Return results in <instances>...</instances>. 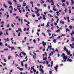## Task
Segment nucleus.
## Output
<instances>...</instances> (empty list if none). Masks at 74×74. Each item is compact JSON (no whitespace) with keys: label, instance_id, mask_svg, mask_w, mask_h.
Returning a JSON list of instances; mask_svg holds the SVG:
<instances>
[{"label":"nucleus","instance_id":"f257e3e1","mask_svg":"<svg viewBox=\"0 0 74 74\" xmlns=\"http://www.w3.org/2000/svg\"><path fill=\"white\" fill-rule=\"evenodd\" d=\"M58 65H56V66L54 67V68L55 69L56 71H58Z\"/></svg>","mask_w":74,"mask_h":74},{"label":"nucleus","instance_id":"f03ea898","mask_svg":"<svg viewBox=\"0 0 74 74\" xmlns=\"http://www.w3.org/2000/svg\"><path fill=\"white\" fill-rule=\"evenodd\" d=\"M39 71H41V73H42V74L44 73V70L43 69H42V68H40V69H39Z\"/></svg>","mask_w":74,"mask_h":74},{"label":"nucleus","instance_id":"7ed1b4c3","mask_svg":"<svg viewBox=\"0 0 74 74\" xmlns=\"http://www.w3.org/2000/svg\"><path fill=\"white\" fill-rule=\"evenodd\" d=\"M42 44L43 46H44V47H45V46L46 45V42H45L44 41H42Z\"/></svg>","mask_w":74,"mask_h":74},{"label":"nucleus","instance_id":"20e7f679","mask_svg":"<svg viewBox=\"0 0 74 74\" xmlns=\"http://www.w3.org/2000/svg\"><path fill=\"white\" fill-rule=\"evenodd\" d=\"M9 48H11V51H12V50H15V48H14V47H9Z\"/></svg>","mask_w":74,"mask_h":74},{"label":"nucleus","instance_id":"39448f33","mask_svg":"<svg viewBox=\"0 0 74 74\" xmlns=\"http://www.w3.org/2000/svg\"><path fill=\"white\" fill-rule=\"evenodd\" d=\"M64 49L65 51H66V52H67L68 51V49L66 47H64Z\"/></svg>","mask_w":74,"mask_h":74},{"label":"nucleus","instance_id":"423d86ee","mask_svg":"<svg viewBox=\"0 0 74 74\" xmlns=\"http://www.w3.org/2000/svg\"><path fill=\"white\" fill-rule=\"evenodd\" d=\"M67 62H72V60L70 59L69 58H68L67 60Z\"/></svg>","mask_w":74,"mask_h":74},{"label":"nucleus","instance_id":"0eeeda50","mask_svg":"<svg viewBox=\"0 0 74 74\" xmlns=\"http://www.w3.org/2000/svg\"><path fill=\"white\" fill-rule=\"evenodd\" d=\"M67 56H65L64 57H63V60H64V59H65V60L66 59H67Z\"/></svg>","mask_w":74,"mask_h":74},{"label":"nucleus","instance_id":"6e6552de","mask_svg":"<svg viewBox=\"0 0 74 74\" xmlns=\"http://www.w3.org/2000/svg\"><path fill=\"white\" fill-rule=\"evenodd\" d=\"M67 53L68 55H70V51H68L67 52H66Z\"/></svg>","mask_w":74,"mask_h":74},{"label":"nucleus","instance_id":"1a4fd4ad","mask_svg":"<svg viewBox=\"0 0 74 74\" xmlns=\"http://www.w3.org/2000/svg\"><path fill=\"white\" fill-rule=\"evenodd\" d=\"M21 53H22V54H23L24 56H26V53H25L24 52H23L22 51L21 52Z\"/></svg>","mask_w":74,"mask_h":74},{"label":"nucleus","instance_id":"9d476101","mask_svg":"<svg viewBox=\"0 0 74 74\" xmlns=\"http://www.w3.org/2000/svg\"><path fill=\"white\" fill-rule=\"evenodd\" d=\"M9 8H11V10H13V8H12V6L11 5H10V6L9 7Z\"/></svg>","mask_w":74,"mask_h":74},{"label":"nucleus","instance_id":"9b49d317","mask_svg":"<svg viewBox=\"0 0 74 74\" xmlns=\"http://www.w3.org/2000/svg\"><path fill=\"white\" fill-rule=\"evenodd\" d=\"M49 23H50V22H48L46 25L47 27H48V26H49Z\"/></svg>","mask_w":74,"mask_h":74},{"label":"nucleus","instance_id":"f8f14e48","mask_svg":"<svg viewBox=\"0 0 74 74\" xmlns=\"http://www.w3.org/2000/svg\"><path fill=\"white\" fill-rule=\"evenodd\" d=\"M64 56H65V54H64V53L62 54V55H61V57H63V58Z\"/></svg>","mask_w":74,"mask_h":74},{"label":"nucleus","instance_id":"ddd939ff","mask_svg":"<svg viewBox=\"0 0 74 74\" xmlns=\"http://www.w3.org/2000/svg\"><path fill=\"white\" fill-rule=\"evenodd\" d=\"M43 16V19H44V20H45V19H46V18L45 17V15H42Z\"/></svg>","mask_w":74,"mask_h":74},{"label":"nucleus","instance_id":"4468645a","mask_svg":"<svg viewBox=\"0 0 74 74\" xmlns=\"http://www.w3.org/2000/svg\"><path fill=\"white\" fill-rule=\"evenodd\" d=\"M68 31L69 32H70V29H66V33H67Z\"/></svg>","mask_w":74,"mask_h":74},{"label":"nucleus","instance_id":"2eb2a0df","mask_svg":"<svg viewBox=\"0 0 74 74\" xmlns=\"http://www.w3.org/2000/svg\"><path fill=\"white\" fill-rule=\"evenodd\" d=\"M60 23H62V24H63H63H64V21H62V20L60 21Z\"/></svg>","mask_w":74,"mask_h":74},{"label":"nucleus","instance_id":"dca6fc26","mask_svg":"<svg viewBox=\"0 0 74 74\" xmlns=\"http://www.w3.org/2000/svg\"><path fill=\"white\" fill-rule=\"evenodd\" d=\"M48 16H49L50 17H51V18H52V17H53V16L51 15V14H48Z\"/></svg>","mask_w":74,"mask_h":74},{"label":"nucleus","instance_id":"f3484780","mask_svg":"<svg viewBox=\"0 0 74 74\" xmlns=\"http://www.w3.org/2000/svg\"><path fill=\"white\" fill-rule=\"evenodd\" d=\"M73 34H74V31H72V33H71V35H73Z\"/></svg>","mask_w":74,"mask_h":74},{"label":"nucleus","instance_id":"a211bd4d","mask_svg":"<svg viewBox=\"0 0 74 74\" xmlns=\"http://www.w3.org/2000/svg\"><path fill=\"white\" fill-rule=\"evenodd\" d=\"M33 57L34 59H36V56L33 55Z\"/></svg>","mask_w":74,"mask_h":74},{"label":"nucleus","instance_id":"6ab92c4d","mask_svg":"<svg viewBox=\"0 0 74 74\" xmlns=\"http://www.w3.org/2000/svg\"><path fill=\"white\" fill-rule=\"evenodd\" d=\"M20 5V4H18L17 5V7H20L21 6V5Z\"/></svg>","mask_w":74,"mask_h":74},{"label":"nucleus","instance_id":"aec40b11","mask_svg":"<svg viewBox=\"0 0 74 74\" xmlns=\"http://www.w3.org/2000/svg\"><path fill=\"white\" fill-rule=\"evenodd\" d=\"M65 6L66 5L65 4V3H63L62 5V7H65Z\"/></svg>","mask_w":74,"mask_h":74},{"label":"nucleus","instance_id":"412c9836","mask_svg":"<svg viewBox=\"0 0 74 74\" xmlns=\"http://www.w3.org/2000/svg\"><path fill=\"white\" fill-rule=\"evenodd\" d=\"M69 14H71V9H69Z\"/></svg>","mask_w":74,"mask_h":74},{"label":"nucleus","instance_id":"4be33fe9","mask_svg":"<svg viewBox=\"0 0 74 74\" xmlns=\"http://www.w3.org/2000/svg\"><path fill=\"white\" fill-rule=\"evenodd\" d=\"M11 58H12V56H9L8 57V59L9 60H10V59H11Z\"/></svg>","mask_w":74,"mask_h":74},{"label":"nucleus","instance_id":"5701e85b","mask_svg":"<svg viewBox=\"0 0 74 74\" xmlns=\"http://www.w3.org/2000/svg\"><path fill=\"white\" fill-rule=\"evenodd\" d=\"M33 41L34 44L36 43V39H34L33 40Z\"/></svg>","mask_w":74,"mask_h":74},{"label":"nucleus","instance_id":"b1692460","mask_svg":"<svg viewBox=\"0 0 74 74\" xmlns=\"http://www.w3.org/2000/svg\"><path fill=\"white\" fill-rule=\"evenodd\" d=\"M18 31H20V32H22V29L20 28H18Z\"/></svg>","mask_w":74,"mask_h":74},{"label":"nucleus","instance_id":"393cba45","mask_svg":"<svg viewBox=\"0 0 74 74\" xmlns=\"http://www.w3.org/2000/svg\"><path fill=\"white\" fill-rule=\"evenodd\" d=\"M37 5L38 7H40V4H38V3H37Z\"/></svg>","mask_w":74,"mask_h":74},{"label":"nucleus","instance_id":"a878e982","mask_svg":"<svg viewBox=\"0 0 74 74\" xmlns=\"http://www.w3.org/2000/svg\"><path fill=\"white\" fill-rule=\"evenodd\" d=\"M0 45L1 47L2 46V45H3V42H0Z\"/></svg>","mask_w":74,"mask_h":74},{"label":"nucleus","instance_id":"bb28decb","mask_svg":"<svg viewBox=\"0 0 74 74\" xmlns=\"http://www.w3.org/2000/svg\"><path fill=\"white\" fill-rule=\"evenodd\" d=\"M71 38H72V39H73H73H72V40H71V41H74V37H71Z\"/></svg>","mask_w":74,"mask_h":74},{"label":"nucleus","instance_id":"cd10ccee","mask_svg":"<svg viewBox=\"0 0 74 74\" xmlns=\"http://www.w3.org/2000/svg\"><path fill=\"white\" fill-rule=\"evenodd\" d=\"M56 39H54L53 40V42H54V43H56Z\"/></svg>","mask_w":74,"mask_h":74},{"label":"nucleus","instance_id":"c85d7f7f","mask_svg":"<svg viewBox=\"0 0 74 74\" xmlns=\"http://www.w3.org/2000/svg\"><path fill=\"white\" fill-rule=\"evenodd\" d=\"M21 66H23V62L22 61L21 62Z\"/></svg>","mask_w":74,"mask_h":74},{"label":"nucleus","instance_id":"c756f323","mask_svg":"<svg viewBox=\"0 0 74 74\" xmlns=\"http://www.w3.org/2000/svg\"><path fill=\"white\" fill-rule=\"evenodd\" d=\"M3 6L5 7V8H7V6L5 4H3Z\"/></svg>","mask_w":74,"mask_h":74},{"label":"nucleus","instance_id":"7c9ffc66","mask_svg":"<svg viewBox=\"0 0 74 74\" xmlns=\"http://www.w3.org/2000/svg\"><path fill=\"white\" fill-rule=\"evenodd\" d=\"M69 27L71 29H72V26L71 25H70L69 26Z\"/></svg>","mask_w":74,"mask_h":74},{"label":"nucleus","instance_id":"2f4dec72","mask_svg":"<svg viewBox=\"0 0 74 74\" xmlns=\"http://www.w3.org/2000/svg\"><path fill=\"white\" fill-rule=\"evenodd\" d=\"M26 3H23V6L24 7H25V6H26Z\"/></svg>","mask_w":74,"mask_h":74},{"label":"nucleus","instance_id":"473e14b6","mask_svg":"<svg viewBox=\"0 0 74 74\" xmlns=\"http://www.w3.org/2000/svg\"><path fill=\"white\" fill-rule=\"evenodd\" d=\"M66 36V35H63V34H62L60 36V37H62V36Z\"/></svg>","mask_w":74,"mask_h":74},{"label":"nucleus","instance_id":"72a5a7b5","mask_svg":"<svg viewBox=\"0 0 74 74\" xmlns=\"http://www.w3.org/2000/svg\"><path fill=\"white\" fill-rule=\"evenodd\" d=\"M51 5H54V3H53V2H52L51 4Z\"/></svg>","mask_w":74,"mask_h":74},{"label":"nucleus","instance_id":"f704fd0d","mask_svg":"<svg viewBox=\"0 0 74 74\" xmlns=\"http://www.w3.org/2000/svg\"><path fill=\"white\" fill-rule=\"evenodd\" d=\"M33 70L34 71V73H36V70L35 69H33Z\"/></svg>","mask_w":74,"mask_h":74},{"label":"nucleus","instance_id":"c9c22d12","mask_svg":"<svg viewBox=\"0 0 74 74\" xmlns=\"http://www.w3.org/2000/svg\"><path fill=\"white\" fill-rule=\"evenodd\" d=\"M51 47H48V49H49V48L50 50H51Z\"/></svg>","mask_w":74,"mask_h":74},{"label":"nucleus","instance_id":"e433bc0d","mask_svg":"<svg viewBox=\"0 0 74 74\" xmlns=\"http://www.w3.org/2000/svg\"><path fill=\"white\" fill-rule=\"evenodd\" d=\"M19 1L20 3H22L23 2V0H19Z\"/></svg>","mask_w":74,"mask_h":74},{"label":"nucleus","instance_id":"4c0bfd02","mask_svg":"<svg viewBox=\"0 0 74 74\" xmlns=\"http://www.w3.org/2000/svg\"><path fill=\"white\" fill-rule=\"evenodd\" d=\"M41 1L42 2H40V3H44V2H45L44 1H42V0H41Z\"/></svg>","mask_w":74,"mask_h":74},{"label":"nucleus","instance_id":"58836bf2","mask_svg":"<svg viewBox=\"0 0 74 74\" xmlns=\"http://www.w3.org/2000/svg\"><path fill=\"white\" fill-rule=\"evenodd\" d=\"M60 32V30L59 29L57 30L56 31L57 33H58V32Z\"/></svg>","mask_w":74,"mask_h":74},{"label":"nucleus","instance_id":"ea45409f","mask_svg":"<svg viewBox=\"0 0 74 74\" xmlns=\"http://www.w3.org/2000/svg\"><path fill=\"white\" fill-rule=\"evenodd\" d=\"M20 35H21V32H19L18 34V36L19 37L21 36Z\"/></svg>","mask_w":74,"mask_h":74},{"label":"nucleus","instance_id":"a19ab883","mask_svg":"<svg viewBox=\"0 0 74 74\" xmlns=\"http://www.w3.org/2000/svg\"><path fill=\"white\" fill-rule=\"evenodd\" d=\"M39 12V9H37V12H36V14H38V13Z\"/></svg>","mask_w":74,"mask_h":74},{"label":"nucleus","instance_id":"79ce46f5","mask_svg":"<svg viewBox=\"0 0 74 74\" xmlns=\"http://www.w3.org/2000/svg\"><path fill=\"white\" fill-rule=\"evenodd\" d=\"M2 34H3V32H0V36H1V35H2Z\"/></svg>","mask_w":74,"mask_h":74},{"label":"nucleus","instance_id":"37998d69","mask_svg":"<svg viewBox=\"0 0 74 74\" xmlns=\"http://www.w3.org/2000/svg\"><path fill=\"white\" fill-rule=\"evenodd\" d=\"M25 67L26 69H27V64H25Z\"/></svg>","mask_w":74,"mask_h":74},{"label":"nucleus","instance_id":"c03bdc74","mask_svg":"<svg viewBox=\"0 0 74 74\" xmlns=\"http://www.w3.org/2000/svg\"><path fill=\"white\" fill-rule=\"evenodd\" d=\"M47 59V57H45L44 58H43V60H46Z\"/></svg>","mask_w":74,"mask_h":74},{"label":"nucleus","instance_id":"a18cd8bd","mask_svg":"<svg viewBox=\"0 0 74 74\" xmlns=\"http://www.w3.org/2000/svg\"><path fill=\"white\" fill-rule=\"evenodd\" d=\"M26 28H24L23 29V31L24 32H25V31H26Z\"/></svg>","mask_w":74,"mask_h":74},{"label":"nucleus","instance_id":"49530a36","mask_svg":"<svg viewBox=\"0 0 74 74\" xmlns=\"http://www.w3.org/2000/svg\"><path fill=\"white\" fill-rule=\"evenodd\" d=\"M49 74H52V71H49Z\"/></svg>","mask_w":74,"mask_h":74},{"label":"nucleus","instance_id":"de8ad7c7","mask_svg":"<svg viewBox=\"0 0 74 74\" xmlns=\"http://www.w3.org/2000/svg\"><path fill=\"white\" fill-rule=\"evenodd\" d=\"M62 2H66V0H61Z\"/></svg>","mask_w":74,"mask_h":74},{"label":"nucleus","instance_id":"09e8293b","mask_svg":"<svg viewBox=\"0 0 74 74\" xmlns=\"http://www.w3.org/2000/svg\"><path fill=\"white\" fill-rule=\"evenodd\" d=\"M19 70L20 71H22L23 70V68H20Z\"/></svg>","mask_w":74,"mask_h":74},{"label":"nucleus","instance_id":"8fccbe9b","mask_svg":"<svg viewBox=\"0 0 74 74\" xmlns=\"http://www.w3.org/2000/svg\"><path fill=\"white\" fill-rule=\"evenodd\" d=\"M8 48L4 49V51H7V50H8Z\"/></svg>","mask_w":74,"mask_h":74},{"label":"nucleus","instance_id":"3c124183","mask_svg":"<svg viewBox=\"0 0 74 74\" xmlns=\"http://www.w3.org/2000/svg\"><path fill=\"white\" fill-rule=\"evenodd\" d=\"M66 5H69V2H66Z\"/></svg>","mask_w":74,"mask_h":74},{"label":"nucleus","instance_id":"603ef678","mask_svg":"<svg viewBox=\"0 0 74 74\" xmlns=\"http://www.w3.org/2000/svg\"><path fill=\"white\" fill-rule=\"evenodd\" d=\"M6 41H9V39H8V38H7V39H6Z\"/></svg>","mask_w":74,"mask_h":74},{"label":"nucleus","instance_id":"864d4df0","mask_svg":"<svg viewBox=\"0 0 74 74\" xmlns=\"http://www.w3.org/2000/svg\"><path fill=\"white\" fill-rule=\"evenodd\" d=\"M16 19H18V18H19V16H16L15 17Z\"/></svg>","mask_w":74,"mask_h":74},{"label":"nucleus","instance_id":"5fc2aeb1","mask_svg":"<svg viewBox=\"0 0 74 74\" xmlns=\"http://www.w3.org/2000/svg\"><path fill=\"white\" fill-rule=\"evenodd\" d=\"M42 34H43V36H45V34L43 33H42Z\"/></svg>","mask_w":74,"mask_h":74},{"label":"nucleus","instance_id":"6e6d98bb","mask_svg":"<svg viewBox=\"0 0 74 74\" xmlns=\"http://www.w3.org/2000/svg\"><path fill=\"white\" fill-rule=\"evenodd\" d=\"M40 14L38 13L37 15L38 16H40Z\"/></svg>","mask_w":74,"mask_h":74},{"label":"nucleus","instance_id":"4d7b16f0","mask_svg":"<svg viewBox=\"0 0 74 74\" xmlns=\"http://www.w3.org/2000/svg\"><path fill=\"white\" fill-rule=\"evenodd\" d=\"M25 8L26 9H28V8H29V7L27 6H26L25 7Z\"/></svg>","mask_w":74,"mask_h":74},{"label":"nucleus","instance_id":"13d9d810","mask_svg":"<svg viewBox=\"0 0 74 74\" xmlns=\"http://www.w3.org/2000/svg\"><path fill=\"white\" fill-rule=\"evenodd\" d=\"M8 3L9 4L10 3H11V1H8Z\"/></svg>","mask_w":74,"mask_h":74},{"label":"nucleus","instance_id":"bf43d9fd","mask_svg":"<svg viewBox=\"0 0 74 74\" xmlns=\"http://www.w3.org/2000/svg\"><path fill=\"white\" fill-rule=\"evenodd\" d=\"M12 10H10V14H11V13H12Z\"/></svg>","mask_w":74,"mask_h":74},{"label":"nucleus","instance_id":"052dcab7","mask_svg":"<svg viewBox=\"0 0 74 74\" xmlns=\"http://www.w3.org/2000/svg\"><path fill=\"white\" fill-rule=\"evenodd\" d=\"M24 21L25 22H27V21L26 20H25V19H24Z\"/></svg>","mask_w":74,"mask_h":74},{"label":"nucleus","instance_id":"680f3d73","mask_svg":"<svg viewBox=\"0 0 74 74\" xmlns=\"http://www.w3.org/2000/svg\"><path fill=\"white\" fill-rule=\"evenodd\" d=\"M50 6L49 5L48 7V9H50Z\"/></svg>","mask_w":74,"mask_h":74},{"label":"nucleus","instance_id":"e2e57ef3","mask_svg":"<svg viewBox=\"0 0 74 74\" xmlns=\"http://www.w3.org/2000/svg\"><path fill=\"white\" fill-rule=\"evenodd\" d=\"M32 16H33L34 17L35 16H36V15H35L34 14H33Z\"/></svg>","mask_w":74,"mask_h":74},{"label":"nucleus","instance_id":"0e129e2a","mask_svg":"<svg viewBox=\"0 0 74 74\" xmlns=\"http://www.w3.org/2000/svg\"><path fill=\"white\" fill-rule=\"evenodd\" d=\"M53 10L54 11H57L56 9H55V8H53Z\"/></svg>","mask_w":74,"mask_h":74},{"label":"nucleus","instance_id":"69168bd1","mask_svg":"<svg viewBox=\"0 0 74 74\" xmlns=\"http://www.w3.org/2000/svg\"><path fill=\"white\" fill-rule=\"evenodd\" d=\"M67 9H65L64 11H65V12H66V11H67Z\"/></svg>","mask_w":74,"mask_h":74},{"label":"nucleus","instance_id":"338daca9","mask_svg":"<svg viewBox=\"0 0 74 74\" xmlns=\"http://www.w3.org/2000/svg\"><path fill=\"white\" fill-rule=\"evenodd\" d=\"M13 1H14V2H15V3H16L17 1L16 0H13Z\"/></svg>","mask_w":74,"mask_h":74},{"label":"nucleus","instance_id":"774afa93","mask_svg":"<svg viewBox=\"0 0 74 74\" xmlns=\"http://www.w3.org/2000/svg\"><path fill=\"white\" fill-rule=\"evenodd\" d=\"M60 38V36H59L58 37V39H59Z\"/></svg>","mask_w":74,"mask_h":74}]
</instances>
